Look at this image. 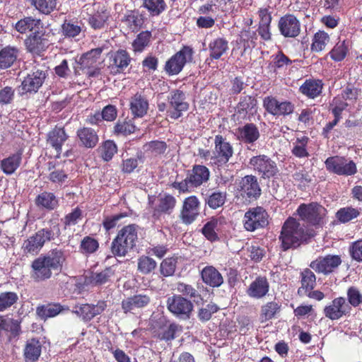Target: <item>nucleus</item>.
Instances as JSON below:
<instances>
[{"label": "nucleus", "mask_w": 362, "mask_h": 362, "mask_svg": "<svg viewBox=\"0 0 362 362\" xmlns=\"http://www.w3.org/2000/svg\"><path fill=\"white\" fill-rule=\"evenodd\" d=\"M66 260L65 251L58 248L52 249L33 261L31 277L37 282L46 281L52 277V270L62 271Z\"/></svg>", "instance_id": "1"}, {"label": "nucleus", "mask_w": 362, "mask_h": 362, "mask_svg": "<svg viewBox=\"0 0 362 362\" xmlns=\"http://www.w3.org/2000/svg\"><path fill=\"white\" fill-rule=\"evenodd\" d=\"M138 240V226L129 224L120 229L111 243L115 257H124L136 245Z\"/></svg>", "instance_id": "2"}, {"label": "nucleus", "mask_w": 362, "mask_h": 362, "mask_svg": "<svg viewBox=\"0 0 362 362\" xmlns=\"http://www.w3.org/2000/svg\"><path fill=\"white\" fill-rule=\"evenodd\" d=\"M284 251L298 247L306 240L307 235L303 226L293 218H288L284 223L279 238Z\"/></svg>", "instance_id": "3"}, {"label": "nucleus", "mask_w": 362, "mask_h": 362, "mask_svg": "<svg viewBox=\"0 0 362 362\" xmlns=\"http://www.w3.org/2000/svg\"><path fill=\"white\" fill-rule=\"evenodd\" d=\"M210 171L203 165H194L191 170H187L186 177L180 181L172 183L173 188L177 189L180 193H189L192 188L199 187L209 180Z\"/></svg>", "instance_id": "4"}, {"label": "nucleus", "mask_w": 362, "mask_h": 362, "mask_svg": "<svg viewBox=\"0 0 362 362\" xmlns=\"http://www.w3.org/2000/svg\"><path fill=\"white\" fill-rule=\"evenodd\" d=\"M55 236L53 228H41L23 241L21 246L23 252L25 255H37L47 243L54 240Z\"/></svg>", "instance_id": "5"}, {"label": "nucleus", "mask_w": 362, "mask_h": 362, "mask_svg": "<svg viewBox=\"0 0 362 362\" xmlns=\"http://www.w3.org/2000/svg\"><path fill=\"white\" fill-rule=\"evenodd\" d=\"M297 213L307 225L320 228L325 223L327 209L316 202H312L299 205Z\"/></svg>", "instance_id": "6"}, {"label": "nucleus", "mask_w": 362, "mask_h": 362, "mask_svg": "<svg viewBox=\"0 0 362 362\" xmlns=\"http://www.w3.org/2000/svg\"><path fill=\"white\" fill-rule=\"evenodd\" d=\"M235 197L243 202L257 199L261 195V188L256 176L250 175L242 177L237 183Z\"/></svg>", "instance_id": "7"}, {"label": "nucleus", "mask_w": 362, "mask_h": 362, "mask_svg": "<svg viewBox=\"0 0 362 362\" xmlns=\"http://www.w3.org/2000/svg\"><path fill=\"white\" fill-rule=\"evenodd\" d=\"M243 222L247 231L253 232L269 224V214L262 206L250 208L245 213Z\"/></svg>", "instance_id": "8"}, {"label": "nucleus", "mask_w": 362, "mask_h": 362, "mask_svg": "<svg viewBox=\"0 0 362 362\" xmlns=\"http://www.w3.org/2000/svg\"><path fill=\"white\" fill-rule=\"evenodd\" d=\"M48 76V70L45 66L35 67L24 78L20 86L22 94L36 93Z\"/></svg>", "instance_id": "9"}, {"label": "nucleus", "mask_w": 362, "mask_h": 362, "mask_svg": "<svg viewBox=\"0 0 362 362\" xmlns=\"http://www.w3.org/2000/svg\"><path fill=\"white\" fill-rule=\"evenodd\" d=\"M327 170L338 175L351 176L357 173L356 163L344 156H330L325 161Z\"/></svg>", "instance_id": "10"}, {"label": "nucleus", "mask_w": 362, "mask_h": 362, "mask_svg": "<svg viewBox=\"0 0 362 362\" xmlns=\"http://www.w3.org/2000/svg\"><path fill=\"white\" fill-rule=\"evenodd\" d=\"M194 51L189 46H184L179 52L172 56L165 63V71L169 75H177L187 62L193 59Z\"/></svg>", "instance_id": "11"}, {"label": "nucleus", "mask_w": 362, "mask_h": 362, "mask_svg": "<svg viewBox=\"0 0 362 362\" xmlns=\"http://www.w3.org/2000/svg\"><path fill=\"white\" fill-rule=\"evenodd\" d=\"M249 164L264 179L273 177L279 173L275 161L264 154L252 156Z\"/></svg>", "instance_id": "12"}, {"label": "nucleus", "mask_w": 362, "mask_h": 362, "mask_svg": "<svg viewBox=\"0 0 362 362\" xmlns=\"http://www.w3.org/2000/svg\"><path fill=\"white\" fill-rule=\"evenodd\" d=\"M211 156V162L217 165L227 163L233 155L232 145L223 136L218 134L214 139V150Z\"/></svg>", "instance_id": "13"}, {"label": "nucleus", "mask_w": 362, "mask_h": 362, "mask_svg": "<svg viewBox=\"0 0 362 362\" xmlns=\"http://www.w3.org/2000/svg\"><path fill=\"white\" fill-rule=\"evenodd\" d=\"M186 99V95L182 90L176 89L170 92L168 101L170 110H168V113L171 119H177L183 112L189 110V105Z\"/></svg>", "instance_id": "14"}, {"label": "nucleus", "mask_w": 362, "mask_h": 362, "mask_svg": "<svg viewBox=\"0 0 362 362\" xmlns=\"http://www.w3.org/2000/svg\"><path fill=\"white\" fill-rule=\"evenodd\" d=\"M167 307L170 312L183 320L189 318L194 308L192 303L181 295L168 298Z\"/></svg>", "instance_id": "15"}, {"label": "nucleus", "mask_w": 362, "mask_h": 362, "mask_svg": "<svg viewBox=\"0 0 362 362\" xmlns=\"http://www.w3.org/2000/svg\"><path fill=\"white\" fill-rule=\"evenodd\" d=\"M263 107L266 111L275 117H286L292 114L295 105L290 101H279L272 96L265 97L263 100Z\"/></svg>", "instance_id": "16"}, {"label": "nucleus", "mask_w": 362, "mask_h": 362, "mask_svg": "<svg viewBox=\"0 0 362 362\" xmlns=\"http://www.w3.org/2000/svg\"><path fill=\"white\" fill-rule=\"evenodd\" d=\"M324 315L331 320H338L343 317L349 316L351 310L350 305L344 297L334 298L323 310Z\"/></svg>", "instance_id": "17"}, {"label": "nucleus", "mask_w": 362, "mask_h": 362, "mask_svg": "<svg viewBox=\"0 0 362 362\" xmlns=\"http://www.w3.org/2000/svg\"><path fill=\"white\" fill-rule=\"evenodd\" d=\"M200 206L201 203L197 196L191 195L185 198L180 214L182 222L187 225L193 223L200 214Z\"/></svg>", "instance_id": "18"}, {"label": "nucleus", "mask_w": 362, "mask_h": 362, "mask_svg": "<svg viewBox=\"0 0 362 362\" xmlns=\"http://www.w3.org/2000/svg\"><path fill=\"white\" fill-rule=\"evenodd\" d=\"M131 62L132 58L128 52L125 49H119L110 54L107 68L110 74L117 75L124 73Z\"/></svg>", "instance_id": "19"}, {"label": "nucleus", "mask_w": 362, "mask_h": 362, "mask_svg": "<svg viewBox=\"0 0 362 362\" xmlns=\"http://www.w3.org/2000/svg\"><path fill=\"white\" fill-rule=\"evenodd\" d=\"M341 263L340 256L328 255L319 257L310 263V267L316 272L328 274L337 269Z\"/></svg>", "instance_id": "20"}, {"label": "nucleus", "mask_w": 362, "mask_h": 362, "mask_svg": "<svg viewBox=\"0 0 362 362\" xmlns=\"http://www.w3.org/2000/svg\"><path fill=\"white\" fill-rule=\"evenodd\" d=\"M236 139L245 145H254L260 138V132L254 123H246L235 129Z\"/></svg>", "instance_id": "21"}, {"label": "nucleus", "mask_w": 362, "mask_h": 362, "mask_svg": "<svg viewBox=\"0 0 362 362\" xmlns=\"http://www.w3.org/2000/svg\"><path fill=\"white\" fill-rule=\"evenodd\" d=\"M278 28L280 33L285 37H296L300 33V23L293 14H286L281 17Z\"/></svg>", "instance_id": "22"}, {"label": "nucleus", "mask_w": 362, "mask_h": 362, "mask_svg": "<svg viewBox=\"0 0 362 362\" xmlns=\"http://www.w3.org/2000/svg\"><path fill=\"white\" fill-rule=\"evenodd\" d=\"M43 36L42 31L31 33L25 40V45L28 52L34 55H40L47 47V42Z\"/></svg>", "instance_id": "23"}, {"label": "nucleus", "mask_w": 362, "mask_h": 362, "mask_svg": "<svg viewBox=\"0 0 362 362\" xmlns=\"http://www.w3.org/2000/svg\"><path fill=\"white\" fill-rule=\"evenodd\" d=\"M129 105L134 117L141 118L147 114L149 103L145 95L136 93L130 98Z\"/></svg>", "instance_id": "24"}, {"label": "nucleus", "mask_w": 362, "mask_h": 362, "mask_svg": "<svg viewBox=\"0 0 362 362\" xmlns=\"http://www.w3.org/2000/svg\"><path fill=\"white\" fill-rule=\"evenodd\" d=\"M269 291V283L266 276H259L251 282L247 288V294L253 298L260 299L267 295Z\"/></svg>", "instance_id": "25"}, {"label": "nucleus", "mask_w": 362, "mask_h": 362, "mask_svg": "<svg viewBox=\"0 0 362 362\" xmlns=\"http://www.w3.org/2000/svg\"><path fill=\"white\" fill-rule=\"evenodd\" d=\"M151 302V297L146 294H136L122 301V308L124 313L135 309L143 308Z\"/></svg>", "instance_id": "26"}, {"label": "nucleus", "mask_w": 362, "mask_h": 362, "mask_svg": "<svg viewBox=\"0 0 362 362\" xmlns=\"http://www.w3.org/2000/svg\"><path fill=\"white\" fill-rule=\"evenodd\" d=\"M35 204L40 209L53 211L59 206V200L53 192L44 191L36 197Z\"/></svg>", "instance_id": "27"}, {"label": "nucleus", "mask_w": 362, "mask_h": 362, "mask_svg": "<svg viewBox=\"0 0 362 362\" xmlns=\"http://www.w3.org/2000/svg\"><path fill=\"white\" fill-rule=\"evenodd\" d=\"M202 281L209 286L219 287L223 283L221 274L213 266H206L201 272Z\"/></svg>", "instance_id": "28"}, {"label": "nucleus", "mask_w": 362, "mask_h": 362, "mask_svg": "<svg viewBox=\"0 0 362 362\" xmlns=\"http://www.w3.org/2000/svg\"><path fill=\"white\" fill-rule=\"evenodd\" d=\"M23 150L4 158L0 163V168L6 175H12L19 168L22 162Z\"/></svg>", "instance_id": "29"}, {"label": "nucleus", "mask_w": 362, "mask_h": 362, "mask_svg": "<svg viewBox=\"0 0 362 362\" xmlns=\"http://www.w3.org/2000/svg\"><path fill=\"white\" fill-rule=\"evenodd\" d=\"M64 129L61 127H56L48 134L47 142L56 150L57 158L60 157L62 152V146L64 141L67 139Z\"/></svg>", "instance_id": "30"}, {"label": "nucleus", "mask_w": 362, "mask_h": 362, "mask_svg": "<svg viewBox=\"0 0 362 362\" xmlns=\"http://www.w3.org/2000/svg\"><path fill=\"white\" fill-rule=\"evenodd\" d=\"M323 83L319 79H306L300 86V91L302 94L309 98H315L319 96L322 90Z\"/></svg>", "instance_id": "31"}, {"label": "nucleus", "mask_w": 362, "mask_h": 362, "mask_svg": "<svg viewBox=\"0 0 362 362\" xmlns=\"http://www.w3.org/2000/svg\"><path fill=\"white\" fill-rule=\"evenodd\" d=\"M103 51V47H97L83 54L79 59L78 66L74 68L76 74L77 73L78 69H85L87 67L95 65Z\"/></svg>", "instance_id": "32"}, {"label": "nucleus", "mask_w": 362, "mask_h": 362, "mask_svg": "<svg viewBox=\"0 0 362 362\" xmlns=\"http://www.w3.org/2000/svg\"><path fill=\"white\" fill-rule=\"evenodd\" d=\"M109 18L110 13L107 9L104 6H99L94 13L89 15L88 22L94 30H100L105 28Z\"/></svg>", "instance_id": "33"}, {"label": "nucleus", "mask_w": 362, "mask_h": 362, "mask_svg": "<svg viewBox=\"0 0 362 362\" xmlns=\"http://www.w3.org/2000/svg\"><path fill=\"white\" fill-rule=\"evenodd\" d=\"M301 286L298 289L299 296L307 295L311 291L316 284V277L315 274L309 269H304L300 273Z\"/></svg>", "instance_id": "34"}, {"label": "nucleus", "mask_w": 362, "mask_h": 362, "mask_svg": "<svg viewBox=\"0 0 362 362\" xmlns=\"http://www.w3.org/2000/svg\"><path fill=\"white\" fill-rule=\"evenodd\" d=\"M228 42L223 37H218L209 44V58L219 59L228 51Z\"/></svg>", "instance_id": "35"}, {"label": "nucleus", "mask_w": 362, "mask_h": 362, "mask_svg": "<svg viewBox=\"0 0 362 362\" xmlns=\"http://www.w3.org/2000/svg\"><path fill=\"white\" fill-rule=\"evenodd\" d=\"M64 310H69V308H64L59 303H52L37 307L36 313L40 319L45 320L49 317L57 316Z\"/></svg>", "instance_id": "36"}, {"label": "nucleus", "mask_w": 362, "mask_h": 362, "mask_svg": "<svg viewBox=\"0 0 362 362\" xmlns=\"http://www.w3.org/2000/svg\"><path fill=\"white\" fill-rule=\"evenodd\" d=\"M122 21L126 24L132 32L139 31L144 24V20L138 11H128L123 16Z\"/></svg>", "instance_id": "37"}, {"label": "nucleus", "mask_w": 362, "mask_h": 362, "mask_svg": "<svg viewBox=\"0 0 362 362\" xmlns=\"http://www.w3.org/2000/svg\"><path fill=\"white\" fill-rule=\"evenodd\" d=\"M222 221L219 218H211L202 228L204 237L211 242L218 240V233L221 230Z\"/></svg>", "instance_id": "38"}, {"label": "nucleus", "mask_w": 362, "mask_h": 362, "mask_svg": "<svg viewBox=\"0 0 362 362\" xmlns=\"http://www.w3.org/2000/svg\"><path fill=\"white\" fill-rule=\"evenodd\" d=\"M16 30L21 33L26 32H39L40 28H42V22L40 19H35L32 17H25L18 21L15 26Z\"/></svg>", "instance_id": "39"}, {"label": "nucleus", "mask_w": 362, "mask_h": 362, "mask_svg": "<svg viewBox=\"0 0 362 362\" xmlns=\"http://www.w3.org/2000/svg\"><path fill=\"white\" fill-rule=\"evenodd\" d=\"M77 136L81 144L86 148H94L98 142V136L91 128L83 127L78 129Z\"/></svg>", "instance_id": "40"}, {"label": "nucleus", "mask_w": 362, "mask_h": 362, "mask_svg": "<svg viewBox=\"0 0 362 362\" xmlns=\"http://www.w3.org/2000/svg\"><path fill=\"white\" fill-rule=\"evenodd\" d=\"M176 199L170 194H163L158 197V204L155 211L170 214L176 205Z\"/></svg>", "instance_id": "41"}, {"label": "nucleus", "mask_w": 362, "mask_h": 362, "mask_svg": "<svg viewBox=\"0 0 362 362\" xmlns=\"http://www.w3.org/2000/svg\"><path fill=\"white\" fill-rule=\"evenodd\" d=\"M18 50L15 47L6 46L0 50V69L10 67L16 60Z\"/></svg>", "instance_id": "42"}, {"label": "nucleus", "mask_w": 362, "mask_h": 362, "mask_svg": "<svg viewBox=\"0 0 362 362\" xmlns=\"http://www.w3.org/2000/svg\"><path fill=\"white\" fill-rule=\"evenodd\" d=\"M41 354V344L38 340L32 339L27 341L24 349V356L26 362L36 361Z\"/></svg>", "instance_id": "43"}, {"label": "nucleus", "mask_w": 362, "mask_h": 362, "mask_svg": "<svg viewBox=\"0 0 362 362\" xmlns=\"http://www.w3.org/2000/svg\"><path fill=\"white\" fill-rule=\"evenodd\" d=\"M168 145L163 141L155 140L146 143L143 146L145 153L151 157H157L164 154L167 150Z\"/></svg>", "instance_id": "44"}, {"label": "nucleus", "mask_w": 362, "mask_h": 362, "mask_svg": "<svg viewBox=\"0 0 362 362\" xmlns=\"http://www.w3.org/2000/svg\"><path fill=\"white\" fill-rule=\"evenodd\" d=\"M151 32L146 30L139 33L132 42V49L135 53L142 52L150 44Z\"/></svg>", "instance_id": "45"}, {"label": "nucleus", "mask_w": 362, "mask_h": 362, "mask_svg": "<svg viewBox=\"0 0 362 362\" xmlns=\"http://www.w3.org/2000/svg\"><path fill=\"white\" fill-rule=\"evenodd\" d=\"M157 262L152 257L141 255L137 259V270L143 275H148L154 272Z\"/></svg>", "instance_id": "46"}, {"label": "nucleus", "mask_w": 362, "mask_h": 362, "mask_svg": "<svg viewBox=\"0 0 362 362\" xmlns=\"http://www.w3.org/2000/svg\"><path fill=\"white\" fill-rule=\"evenodd\" d=\"M83 31L81 22L65 21L62 25V33L65 37L74 38L78 36Z\"/></svg>", "instance_id": "47"}, {"label": "nucleus", "mask_w": 362, "mask_h": 362, "mask_svg": "<svg viewBox=\"0 0 362 362\" xmlns=\"http://www.w3.org/2000/svg\"><path fill=\"white\" fill-rule=\"evenodd\" d=\"M330 41L329 35L323 30L317 31L313 36L311 44L312 52H319L325 49Z\"/></svg>", "instance_id": "48"}, {"label": "nucleus", "mask_w": 362, "mask_h": 362, "mask_svg": "<svg viewBox=\"0 0 362 362\" xmlns=\"http://www.w3.org/2000/svg\"><path fill=\"white\" fill-rule=\"evenodd\" d=\"M349 49L348 40L339 41L331 49L329 54L334 62H341L346 56Z\"/></svg>", "instance_id": "49"}, {"label": "nucleus", "mask_w": 362, "mask_h": 362, "mask_svg": "<svg viewBox=\"0 0 362 362\" xmlns=\"http://www.w3.org/2000/svg\"><path fill=\"white\" fill-rule=\"evenodd\" d=\"M142 6L148 11L151 16H159L167 8L164 0H144Z\"/></svg>", "instance_id": "50"}, {"label": "nucleus", "mask_w": 362, "mask_h": 362, "mask_svg": "<svg viewBox=\"0 0 362 362\" xmlns=\"http://www.w3.org/2000/svg\"><path fill=\"white\" fill-rule=\"evenodd\" d=\"M281 305L275 302H268L261 307L259 318L261 322H266L272 319L279 312Z\"/></svg>", "instance_id": "51"}, {"label": "nucleus", "mask_w": 362, "mask_h": 362, "mask_svg": "<svg viewBox=\"0 0 362 362\" xmlns=\"http://www.w3.org/2000/svg\"><path fill=\"white\" fill-rule=\"evenodd\" d=\"M308 141L309 138L305 136L298 137L291 150L293 155L299 158H308L310 156L306 148Z\"/></svg>", "instance_id": "52"}, {"label": "nucleus", "mask_w": 362, "mask_h": 362, "mask_svg": "<svg viewBox=\"0 0 362 362\" xmlns=\"http://www.w3.org/2000/svg\"><path fill=\"white\" fill-rule=\"evenodd\" d=\"M226 192L215 191L211 193L205 199V204L212 209L221 207L226 200Z\"/></svg>", "instance_id": "53"}, {"label": "nucleus", "mask_w": 362, "mask_h": 362, "mask_svg": "<svg viewBox=\"0 0 362 362\" xmlns=\"http://www.w3.org/2000/svg\"><path fill=\"white\" fill-rule=\"evenodd\" d=\"M360 214V209L348 206L339 209L336 213V217L340 223H346L357 218Z\"/></svg>", "instance_id": "54"}, {"label": "nucleus", "mask_w": 362, "mask_h": 362, "mask_svg": "<svg viewBox=\"0 0 362 362\" xmlns=\"http://www.w3.org/2000/svg\"><path fill=\"white\" fill-rule=\"evenodd\" d=\"M31 5L40 13L49 15L57 8V0H30Z\"/></svg>", "instance_id": "55"}, {"label": "nucleus", "mask_w": 362, "mask_h": 362, "mask_svg": "<svg viewBox=\"0 0 362 362\" xmlns=\"http://www.w3.org/2000/svg\"><path fill=\"white\" fill-rule=\"evenodd\" d=\"M346 302L350 305L351 310L352 308H357L362 304V292L356 286H350L346 291Z\"/></svg>", "instance_id": "56"}, {"label": "nucleus", "mask_w": 362, "mask_h": 362, "mask_svg": "<svg viewBox=\"0 0 362 362\" xmlns=\"http://www.w3.org/2000/svg\"><path fill=\"white\" fill-rule=\"evenodd\" d=\"M79 247L83 254L90 255L98 250L99 243L95 238L87 235L82 239Z\"/></svg>", "instance_id": "57"}, {"label": "nucleus", "mask_w": 362, "mask_h": 362, "mask_svg": "<svg viewBox=\"0 0 362 362\" xmlns=\"http://www.w3.org/2000/svg\"><path fill=\"white\" fill-rule=\"evenodd\" d=\"M240 43L243 44L244 48V52L255 47L257 37L255 31L250 30V29L243 30L240 33Z\"/></svg>", "instance_id": "58"}, {"label": "nucleus", "mask_w": 362, "mask_h": 362, "mask_svg": "<svg viewBox=\"0 0 362 362\" xmlns=\"http://www.w3.org/2000/svg\"><path fill=\"white\" fill-rule=\"evenodd\" d=\"M136 126L132 119H126L122 121L119 120L115 127L114 131L117 134L128 135L134 132Z\"/></svg>", "instance_id": "59"}, {"label": "nucleus", "mask_w": 362, "mask_h": 362, "mask_svg": "<svg viewBox=\"0 0 362 362\" xmlns=\"http://www.w3.org/2000/svg\"><path fill=\"white\" fill-rule=\"evenodd\" d=\"M18 300L16 293L6 291L0 293V312L11 308Z\"/></svg>", "instance_id": "60"}, {"label": "nucleus", "mask_w": 362, "mask_h": 362, "mask_svg": "<svg viewBox=\"0 0 362 362\" xmlns=\"http://www.w3.org/2000/svg\"><path fill=\"white\" fill-rule=\"evenodd\" d=\"M272 62L269 65V69L276 72L277 69H283L292 63L291 60L282 52H279L276 55L272 56Z\"/></svg>", "instance_id": "61"}, {"label": "nucleus", "mask_w": 362, "mask_h": 362, "mask_svg": "<svg viewBox=\"0 0 362 362\" xmlns=\"http://www.w3.org/2000/svg\"><path fill=\"white\" fill-rule=\"evenodd\" d=\"M82 210L78 206L74 208L71 212L65 215V216L62 219V221L64 226V228L71 226H75L79 221L82 219Z\"/></svg>", "instance_id": "62"}, {"label": "nucleus", "mask_w": 362, "mask_h": 362, "mask_svg": "<svg viewBox=\"0 0 362 362\" xmlns=\"http://www.w3.org/2000/svg\"><path fill=\"white\" fill-rule=\"evenodd\" d=\"M100 156L105 161L110 160L117 151V145L114 141L107 140L100 147Z\"/></svg>", "instance_id": "63"}, {"label": "nucleus", "mask_w": 362, "mask_h": 362, "mask_svg": "<svg viewBox=\"0 0 362 362\" xmlns=\"http://www.w3.org/2000/svg\"><path fill=\"white\" fill-rule=\"evenodd\" d=\"M115 272L112 267H107L100 272L95 273L92 276V282L95 285H102L110 280Z\"/></svg>", "instance_id": "64"}]
</instances>
